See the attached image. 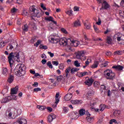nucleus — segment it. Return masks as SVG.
<instances>
[{"label":"nucleus","instance_id":"24","mask_svg":"<svg viewBox=\"0 0 124 124\" xmlns=\"http://www.w3.org/2000/svg\"><path fill=\"white\" fill-rule=\"evenodd\" d=\"M79 116H84L85 114H86V110L83 108H81L79 110Z\"/></svg>","mask_w":124,"mask_h":124},{"label":"nucleus","instance_id":"11","mask_svg":"<svg viewBox=\"0 0 124 124\" xmlns=\"http://www.w3.org/2000/svg\"><path fill=\"white\" fill-rule=\"evenodd\" d=\"M102 6L104 9H108V8H110V5H109L105 0H103Z\"/></svg>","mask_w":124,"mask_h":124},{"label":"nucleus","instance_id":"63","mask_svg":"<svg viewBox=\"0 0 124 124\" xmlns=\"http://www.w3.org/2000/svg\"><path fill=\"white\" fill-rule=\"evenodd\" d=\"M101 123H102V119H99L96 124H101Z\"/></svg>","mask_w":124,"mask_h":124},{"label":"nucleus","instance_id":"62","mask_svg":"<svg viewBox=\"0 0 124 124\" xmlns=\"http://www.w3.org/2000/svg\"><path fill=\"white\" fill-rule=\"evenodd\" d=\"M80 8L79 7L75 6L74 8V11H79V9Z\"/></svg>","mask_w":124,"mask_h":124},{"label":"nucleus","instance_id":"12","mask_svg":"<svg viewBox=\"0 0 124 124\" xmlns=\"http://www.w3.org/2000/svg\"><path fill=\"white\" fill-rule=\"evenodd\" d=\"M55 119H56V115L54 114H50L47 118V120L49 123H52V122H53V120H55Z\"/></svg>","mask_w":124,"mask_h":124},{"label":"nucleus","instance_id":"6","mask_svg":"<svg viewBox=\"0 0 124 124\" xmlns=\"http://www.w3.org/2000/svg\"><path fill=\"white\" fill-rule=\"evenodd\" d=\"M30 10L31 11V16L33 17H37V18H39L41 17V13H40L39 11L36 10L35 8H34V6H32L30 7Z\"/></svg>","mask_w":124,"mask_h":124},{"label":"nucleus","instance_id":"18","mask_svg":"<svg viewBox=\"0 0 124 124\" xmlns=\"http://www.w3.org/2000/svg\"><path fill=\"white\" fill-rule=\"evenodd\" d=\"M71 70V67L69 66L65 70V77L66 78H68L69 77V72H70Z\"/></svg>","mask_w":124,"mask_h":124},{"label":"nucleus","instance_id":"15","mask_svg":"<svg viewBox=\"0 0 124 124\" xmlns=\"http://www.w3.org/2000/svg\"><path fill=\"white\" fill-rule=\"evenodd\" d=\"M73 96L72 95V93H68L65 96H64V99L65 101H69L70 99L72 98V97Z\"/></svg>","mask_w":124,"mask_h":124},{"label":"nucleus","instance_id":"13","mask_svg":"<svg viewBox=\"0 0 124 124\" xmlns=\"http://www.w3.org/2000/svg\"><path fill=\"white\" fill-rule=\"evenodd\" d=\"M46 21H48L49 22H52L55 25H57V22L54 20V18L51 16H47L45 18Z\"/></svg>","mask_w":124,"mask_h":124},{"label":"nucleus","instance_id":"45","mask_svg":"<svg viewBox=\"0 0 124 124\" xmlns=\"http://www.w3.org/2000/svg\"><path fill=\"white\" fill-rule=\"evenodd\" d=\"M75 89L74 86H72L69 89L68 91L73 93L75 92Z\"/></svg>","mask_w":124,"mask_h":124},{"label":"nucleus","instance_id":"41","mask_svg":"<svg viewBox=\"0 0 124 124\" xmlns=\"http://www.w3.org/2000/svg\"><path fill=\"white\" fill-rule=\"evenodd\" d=\"M40 49H43L44 50H47L48 49V47L46 46H44L43 45L41 44L40 45Z\"/></svg>","mask_w":124,"mask_h":124},{"label":"nucleus","instance_id":"36","mask_svg":"<svg viewBox=\"0 0 124 124\" xmlns=\"http://www.w3.org/2000/svg\"><path fill=\"white\" fill-rule=\"evenodd\" d=\"M93 86L95 88H99V86H100V83L98 81H95L93 83Z\"/></svg>","mask_w":124,"mask_h":124},{"label":"nucleus","instance_id":"3","mask_svg":"<svg viewBox=\"0 0 124 124\" xmlns=\"http://www.w3.org/2000/svg\"><path fill=\"white\" fill-rule=\"evenodd\" d=\"M15 71H16L18 76H24L26 74V65L23 63L19 64L16 66Z\"/></svg>","mask_w":124,"mask_h":124},{"label":"nucleus","instance_id":"20","mask_svg":"<svg viewBox=\"0 0 124 124\" xmlns=\"http://www.w3.org/2000/svg\"><path fill=\"white\" fill-rule=\"evenodd\" d=\"M112 68H114L116 70L121 71V70H123V69H124V66L118 65L112 66Z\"/></svg>","mask_w":124,"mask_h":124},{"label":"nucleus","instance_id":"10","mask_svg":"<svg viewBox=\"0 0 124 124\" xmlns=\"http://www.w3.org/2000/svg\"><path fill=\"white\" fill-rule=\"evenodd\" d=\"M94 93V91H93V90L91 89L86 93V96L87 98H88V99H90V98H91V97H92V96H93V95Z\"/></svg>","mask_w":124,"mask_h":124},{"label":"nucleus","instance_id":"59","mask_svg":"<svg viewBox=\"0 0 124 124\" xmlns=\"http://www.w3.org/2000/svg\"><path fill=\"white\" fill-rule=\"evenodd\" d=\"M47 54L49 55L50 58H53V57H54V53H52V52L50 51L47 52Z\"/></svg>","mask_w":124,"mask_h":124},{"label":"nucleus","instance_id":"8","mask_svg":"<svg viewBox=\"0 0 124 124\" xmlns=\"http://www.w3.org/2000/svg\"><path fill=\"white\" fill-rule=\"evenodd\" d=\"M114 38L117 39L118 41H121L120 44L124 45V35L120 33H117L114 35Z\"/></svg>","mask_w":124,"mask_h":124},{"label":"nucleus","instance_id":"49","mask_svg":"<svg viewBox=\"0 0 124 124\" xmlns=\"http://www.w3.org/2000/svg\"><path fill=\"white\" fill-rule=\"evenodd\" d=\"M5 46V42H1L0 43V48H3Z\"/></svg>","mask_w":124,"mask_h":124},{"label":"nucleus","instance_id":"47","mask_svg":"<svg viewBox=\"0 0 124 124\" xmlns=\"http://www.w3.org/2000/svg\"><path fill=\"white\" fill-rule=\"evenodd\" d=\"M117 124V122L116 119H111L109 121V124Z\"/></svg>","mask_w":124,"mask_h":124},{"label":"nucleus","instance_id":"29","mask_svg":"<svg viewBox=\"0 0 124 124\" xmlns=\"http://www.w3.org/2000/svg\"><path fill=\"white\" fill-rule=\"evenodd\" d=\"M2 74H3V75H4V76H6V75L8 74V70H7V68H3V71H2Z\"/></svg>","mask_w":124,"mask_h":124},{"label":"nucleus","instance_id":"50","mask_svg":"<svg viewBox=\"0 0 124 124\" xmlns=\"http://www.w3.org/2000/svg\"><path fill=\"white\" fill-rule=\"evenodd\" d=\"M63 112L64 113V114H66L67 112H68V108L66 107H63Z\"/></svg>","mask_w":124,"mask_h":124},{"label":"nucleus","instance_id":"9","mask_svg":"<svg viewBox=\"0 0 124 124\" xmlns=\"http://www.w3.org/2000/svg\"><path fill=\"white\" fill-rule=\"evenodd\" d=\"M68 41L70 42V44L73 47H77L79 45V42L77 40H74V39L72 38H69L68 39Z\"/></svg>","mask_w":124,"mask_h":124},{"label":"nucleus","instance_id":"14","mask_svg":"<svg viewBox=\"0 0 124 124\" xmlns=\"http://www.w3.org/2000/svg\"><path fill=\"white\" fill-rule=\"evenodd\" d=\"M84 83L85 85H87V86H92V85H93V78L86 79Z\"/></svg>","mask_w":124,"mask_h":124},{"label":"nucleus","instance_id":"23","mask_svg":"<svg viewBox=\"0 0 124 124\" xmlns=\"http://www.w3.org/2000/svg\"><path fill=\"white\" fill-rule=\"evenodd\" d=\"M10 100L9 96L8 97H6L3 98L1 100V103H6L7 102H9Z\"/></svg>","mask_w":124,"mask_h":124},{"label":"nucleus","instance_id":"42","mask_svg":"<svg viewBox=\"0 0 124 124\" xmlns=\"http://www.w3.org/2000/svg\"><path fill=\"white\" fill-rule=\"evenodd\" d=\"M46 64L49 68H53V65L52 64V62L48 61L47 62Z\"/></svg>","mask_w":124,"mask_h":124},{"label":"nucleus","instance_id":"27","mask_svg":"<svg viewBox=\"0 0 124 124\" xmlns=\"http://www.w3.org/2000/svg\"><path fill=\"white\" fill-rule=\"evenodd\" d=\"M80 69L78 68H73L72 69H71V73L72 74H74V73H75V72H77V71H78V70H79Z\"/></svg>","mask_w":124,"mask_h":124},{"label":"nucleus","instance_id":"7","mask_svg":"<svg viewBox=\"0 0 124 124\" xmlns=\"http://www.w3.org/2000/svg\"><path fill=\"white\" fill-rule=\"evenodd\" d=\"M86 52L84 51H78L77 53L76 58L77 60H81V61H86L87 60V57L85 56Z\"/></svg>","mask_w":124,"mask_h":124},{"label":"nucleus","instance_id":"61","mask_svg":"<svg viewBox=\"0 0 124 124\" xmlns=\"http://www.w3.org/2000/svg\"><path fill=\"white\" fill-rule=\"evenodd\" d=\"M119 15L120 16H122V17H124V11L123 12L122 11H120L119 12Z\"/></svg>","mask_w":124,"mask_h":124},{"label":"nucleus","instance_id":"56","mask_svg":"<svg viewBox=\"0 0 124 124\" xmlns=\"http://www.w3.org/2000/svg\"><path fill=\"white\" fill-rule=\"evenodd\" d=\"M33 91L35 93H37L38 92H40V91H41V89L40 88H34Z\"/></svg>","mask_w":124,"mask_h":124},{"label":"nucleus","instance_id":"51","mask_svg":"<svg viewBox=\"0 0 124 124\" xmlns=\"http://www.w3.org/2000/svg\"><path fill=\"white\" fill-rule=\"evenodd\" d=\"M72 10H69L67 12H65V13H66L69 16H72Z\"/></svg>","mask_w":124,"mask_h":124},{"label":"nucleus","instance_id":"60","mask_svg":"<svg viewBox=\"0 0 124 124\" xmlns=\"http://www.w3.org/2000/svg\"><path fill=\"white\" fill-rule=\"evenodd\" d=\"M17 115H21V114H22V109H18L17 110Z\"/></svg>","mask_w":124,"mask_h":124},{"label":"nucleus","instance_id":"57","mask_svg":"<svg viewBox=\"0 0 124 124\" xmlns=\"http://www.w3.org/2000/svg\"><path fill=\"white\" fill-rule=\"evenodd\" d=\"M15 2L17 4H22V0H16Z\"/></svg>","mask_w":124,"mask_h":124},{"label":"nucleus","instance_id":"25","mask_svg":"<svg viewBox=\"0 0 124 124\" xmlns=\"http://www.w3.org/2000/svg\"><path fill=\"white\" fill-rule=\"evenodd\" d=\"M99 63L98 62V61H94V63L91 66L92 68H96L97 66H98V64Z\"/></svg>","mask_w":124,"mask_h":124},{"label":"nucleus","instance_id":"37","mask_svg":"<svg viewBox=\"0 0 124 124\" xmlns=\"http://www.w3.org/2000/svg\"><path fill=\"white\" fill-rule=\"evenodd\" d=\"M6 115L9 119H12V113L9 111L6 112Z\"/></svg>","mask_w":124,"mask_h":124},{"label":"nucleus","instance_id":"1","mask_svg":"<svg viewBox=\"0 0 124 124\" xmlns=\"http://www.w3.org/2000/svg\"><path fill=\"white\" fill-rule=\"evenodd\" d=\"M48 41L53 44H57L59 42V44L62 47L67 45V40L64 39H59V36L56 34H52L48 37Z\"/></svg>","mask_w":124,"mask_h":124},{"label":"nucleus","instance_id":"55","mask_svg":"<svg viewBox=\"0 0 124 124\" xmlns=\"http://www.w3.org/2000/svg\"><path fill=\"white\" fill-rule=\"evenodd\" d=\"M52 63L53 65H55V66H58V65H59V62L57 61H52Z\"/></svg>","mask_w":124,"mask_h":124},{"label":"nucleus","instance_id":"2","mask_svg":"<svg viewBox=\"0 0 124 124\" xmlns=\"http://www.w3.org/2000/svg\"><path fill=\"white\" fill-rule=\"evenodd\" d=\"M8 59L10 65L12 67L14 64V60L20 62V55L19 53L14 54L13 52H11L8 57Z\"/></svg>","mask_w":124,"mask_h":124},{"label":"nucleus","instance_id":"43","mask_svg":"<svg viewBox=\"0 0 124 124\" xmlns=\"http://www.w3.org/2000/svg\"><path fill=\"white\" fill-rule=\"evenodd\" d=\"M85 27H86V29L87 30H90L91 29V24H87V22H85L84 23Z\"/></svg>","mask_w":124,"mask_h":124},{"label":"nucleus","instance_id":"19","mask_svg":"<svg viewBox=\"0 0 124 124\" xmlns=\"http://www.w3.org/2000/svg\"><path fill=\"white\" fill-rule=\"evenodd\" d=\"M59 96H60V93H57L55 96V100H56L55 105H54V106H53L54 108H56L57 107V105L60 101V99H59Z\"/></svg>","mask_w":124,"mask_h":124},{"label":"nucleus","instance_id":"54","mask_svg":"<svg viewBox=\"0 0 124 124\" xmlns=\"http://www.w3.org/2000/svg\"><path fill=\"white\" fill-rule=\"evenodd\" d=\"M61 31L63 32V33H65V34L67 33V31H66V30H65V29L63 28H61Z\"/></svg>","mask_w":124,"mask_h":124},{"label":"nucleus","instance_id":"26","mask_svg":"<svg viewBox=\"0 0 124 124\" xmlns=\"http://www.w3.org/2000/svg\"><path fill=\"white\" fill-rule=\"evenodd\" d=\"M86 120L88 123L92 124L93 121V117L88 116L86 117Z\"/></svg>","mask_w":124,"mask_h":124},{"label":"nucleus","instance_id":"64","mask_svg":"<svg viewBox=\"0 0 124 124\" xmlns=\"http://www.w3.org/2000/svg\"><path fill=\"white\" fill-rule=\"evenodd\" d=\"M120 5H121V6L124 7V0H121V3H120Z\"/></svg>","mask_w":124,"mask_h":124},{"label":"nucleus","instance_id":"34","mask_svg":"<svg viewBox=\"0 0 124 124\" xmlns=\"http://www.w3.org/2000/svg\"><path fill=\"white\" fill-rule=\"evenodd\" d=\"M9 97L10 98V100H17V96L15 95L9 96Z\"/></svg>","mask_w":124,"mask_h":124},{"label":"nucleus","instance_id":"38","mask_svg":"<svg viewBox=\"0 0 124 124\" xmlns=\"http://www.w3.org/2000/svg\"><path fill=\"white\" fill-rule=\"evenodd\" d=\"M23 31H28L29 30V26H28V25H25L22 27Z\"/></svg>","mask_w":124,"mask_h":124},{"label":"nucleus","instance_id":"33","mask_svg":"<svg viewBox=\"0 0 124 124\" xmlns=\"http://www.w3.org/2000/svg\"><path fill=\"white\" fill-rule=\"evenodd\" d=\"M107 41L108 44H111L112 41V38L110 36H108L107 37Z\"/></svg>","mask_w":124,"mask_h":124},{"label":"nucleus","instance_id":"17","mask_svg":"<svg viewBox=\"0 0 124 124\" xmlns=\"http://www.w3.org/2000/svg\"><path fill=\"white\" fill-rule=\"evenodd\" d=\"M72 104L75 105L76 104H82L83 101L81 100H72L71 101Z\"/></svg>","mask_w":124,"mask_h":124},{"label":"nucleus","instance_id":"5","mask_svg":"<svg viewBox=\"0 0 124 124\" xmlns=\"http://www.w3.org/2000/svg\"><path fill=\"white\" fill-rule=\"evenodd\" d=\"M105 77L108 79L113 80L115 77V73L112 71V70H106L104 72Z\"/></svg>","mask_w":124,"mask_h":124},{"label":"nucleus","instance_id":"4","mask_svg":"<svg viewBox=\"0 0 124 124\" xmlns=\"http://www.w3.org/2000/svg\"><path fill=\"white\" fill-rule=\"evenodd\" d=\"M96 104V103L95 102H92L90 103V109L91 111H94L95 112H99V111H101L102 112V111H104V109H105V107H106V106L105 105H101L99 106V108H94V106Z\"/></svg>","mask_w":124,"mask_h":124},{"label":"nucleus","instance_id":"22","mask_svg":"<svg viewBox=\"0 0 124 124\" xmlns=\"http://www.w3.org/2000/svg\"><path fill=\"white\" fill-rule=\"evenodd\" d=\"M79 118V116H78V113L76 112H73L72 113V119L73 120H76Z\"/></svg>","mask_w":124,"mask_h":124},{"label":"nucleus","instance_id":"58","mask_svg":"<svg viewBox=\"0 0 124 124\" xmlns=\"http://www.w3.org/2000/svg\"><path fill=\"white\" fill-rule=\"evenodd\" d=\"M22 15H23L24 16H27V15H28V11L25 10H23L22 12Z\"/></svg>","mask_w":124,"mask_h":124},{"label":"nucleus","instance_id":"40","mask_svg":"<svg viewBox=\"0 0 124 124\" xmlns=\"http://www.w3.org/2000/svg\"><path fill=\"white\" fill-rule=\"evenodd\" d=\"M74 65L76 66V67H80V63L77 60L75 61L74 62Z\"/></svg>","mask_w":124,"mask_h":124},{"label":"nucleus","instance_id":"31","mask_svg":"<svg viewBox=\"0 0 124 124\" xmlns=\"http://www.w3.org/2000/svg\"><path fill=\"white\" fill-rule=\"evenodd\" d=\"M13 81H14V77H13V76H10L8 78V82L9 83H12Z\"/></svg>","mask_w":124,"mask_h":124},{"label":"nucleus","instance_id":"35","mask_svg":"<svg viewBox=\"0 0 124 124\" xmlns=\"http://www.w3.org/2000/svg\"><path fill=\"white\" fill-rule=\"evenodd\" d=\"M121 112L120 110H115L113 113V115L115 117H117L118 116H119V115H121Z\"/></svg>","mask_w":124,"mask_h":124},{"label":"nucleus","instance_id":"30","mask_svg":"<svg viewBox=\"0 0 124 124\" xmlns=\"http://www.w3.org/2000/svg\"><path fill=\"white\" fill-rule=\"evenodd\" d=\"M89 74L87 72H81L79 74V77H84V76H86V75H88Z\"/></svg>","mask_w":124,"mask_h":124},{"label":"nucleus","instance_id":"21","mask_svg":"<svg viewBox=\"0 0 124 124\" xmlns=\"http://www.w3.org/2000/svg\"><path fill=\"white\" fill-rule=\"evenodd\" d=\"M17 122L19 124H27V120L25 119H18Z\"/></svg>","mask_w":124,"mask_h":124},{"label":"nucleus","instance_id":"48","mask_svg":"<svg viewBox=\"0 0 124 124\" xmlns=\"http://www.w3.org/2000/svg\"><path fill=\"white\" fill-rule=\"evenodd\" d=\"M93 28H94V30L96 32H97V33L100 32V31H99L97 27H96L95 25H93Z\"/></svg>","mask_w":124,"mask_h":124},{"label":"nucleus","instance_id":"44","mask_svg":"<svg viewBox=\"0 0 124 124\" xmlns=\"http://www.w3.org/2000/svg\"><path fill=\"white\" fill-rule=\"evenodd\" d=\"M114 55H118V56H120V55H122V51L120 50H117L114 52Z\"/></svg>","mask_w":124,"mask_h":124},{"label":"nucleus","instance_id":"28","mask_svg":"<svg viewBox=\"0 0 124 124\" xmlns=\"http://www.w3.org/2000/svg\"><path fill=\"white\" fill-rule=\"evenodd\" d=\"M81 26V23L80 21L77 20L74 22V27H80Z\"/></svg>","mask_w":124,"mask_h":124},{"label":"nucleus","instance_id":"32","mask_svg":"<svg viewBox=\"0 0 124 124\" xmlns=\"http://www.w3.org/2000/svg\"><path fill=\"white\" fill-rule=\"evenodd\" d=\"M37 108L40 110L41 111H43L44 110H45L46 109V107L44 106H37Z\"/></svg>","mask_w":124,"mask_h":124},{"label":"nucleus","instance_id":"52","mask_svg":"<svg viewBox=\"0 0 124 124\" xmlns=\"http://www.w3.org/2000/svg\"><path fill=\"white\" fill-rule=\"evenodd\" d=\"M41 44V40H38L37 42L36 43V44H34V46H36V47H38V46Z\"/></svg>","mask_w":124,"mask_h":124},{"label":"nucleus","instance_id":"53","mask_svg":"<svg viewBox=\"0 0 124 124\" xmlns=\"http://www.w3.org/2000/svg\"><path fill=\"white\" fill-rule=\"evenodd\" d=\"M41 7L42 8L43 10H47V8H46V7L43 3H41Z\"/></svg>","mask_w":124,"mask_h":124},{"label":"nucleus","instance_id":"16","mask_svg":"<svg viewBox=\"0 0 124 124\" xmlns=\"http://www.w3.org/2000/svg\"><path fill=\"white\" fill-rule=\"evenodd\" d=\"M18 90H19V87L18 86H16L15 88L12 89L11 90V94H17Z\"/></svg>","mask_w":124,"mask_h":124},{"label":"nucleus","instance_id":"39","mask_svg":"<svg viewBox=\"0 0 124 124\" xmlns=\"http://www.w3.org/2000/svg\"><path fill=\"white\" fill-rule=\"evenodd\" d=\"M105 90H106V86L104 85H101L100 90V92H101V93H103V91H105Z\"/></svg>","mask_w":124,"mask_h":124},{"label":"nucleus","instance_id":"46","mask_svg":"<svg viewBox=\"0 0 124 124\" xmlns=\"http://www.w3.org/2000/svg\"><path fill=\"white\" fill-rule=\"evenodd\" d=\"M14 48V47L13 46H12V45L9 44V46H8L7 47V50H12V49H13Z\"/></svg>","mask_w":124,"mask_h":124}]
</instances>
